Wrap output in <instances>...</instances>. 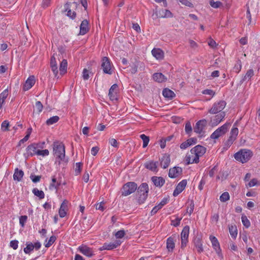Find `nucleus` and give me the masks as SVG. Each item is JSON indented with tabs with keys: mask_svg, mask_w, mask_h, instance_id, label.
<instances>
[{
	"mask_svg": "<svg viewBox=\"0 0 260 260\" xmlns=\"http://www.w3.org/2000/svg\"><path fill=\"white\" fill-rule=\"evenodd\" d=\"M207 124V121L206 119H202L198 121L193 128L194 132L199 134L203 133V130Z\"/></svg>",
	"mask_w": 260,
	"mask_h": 260,
	"instance_id": "9",
	"label": "nucleus"
},
{
	"mask_svg": "<svg viewBox=\"0 0 260 260\" xmlns=\"http://www.w3.org/2000/svg\"><path fill=\"white\" fill-rule=\"evenodd\" d=\"M169 201V199L167 198H164L162 201L159 203V204L155 206L151 210V214L152 215H154L157 213V212L161 209L162 207L165 205Z\"/></svg>",
	"mask_w": 260,
	"mask_h": 260,
	"instance_id": "20",
	"label": "nucleus"
},
{
	"mask_svg": "<svg viewBox=\"0 0 260 260\" xmlns=\"http://www.w3.org/2000/svg\"><path fill=\"white\" fill-rule=\"evenodd\" d=\"M189 232V226L188 225L185 226L181 233V248H183L186 246L188 242V237Z\"/></svg>",
	"mask_w": 260,
	"mask_h": 260,
	"instance_id": "8",
	"label": "nucleus"
},
{
	"mask_svg": "<svg viewBox=\"0 0 260 260\" xmlns=\"http://www.w3.org/2000/svg\"><path fill=\"white\" fill-rule=\"evenodd\" d=\"M225 113L224 112H221L215 115L210 120L211 124L212 126H216L219 124L222 120L224 118Z\"/></svg>",
	"mask_w": 260,
	"mask_h": 260,
	"instance_id": "12",
	"label": "nucleus"
},
{
	"mask_svg": "<svg viewBox=\"0 0 260 260\" xmlns=\"http://www.w3.org/2000/svg\"><path fill=\"white\" fill-rule=\"evenodd\" d=\"M79 250L80 252L89 257H91L93 255L92 249L86 246H80Z\"/></svg>",
	"mask_w": 260,
	"mask_h": 260,
	"instance_id": "23",
	"label": "nucleus"
},
{
	"mask_svg": "<svg viewBox=\"0 0 260 260\" xmlns=\"http://www.w3.org/2000/svg\"><path fill=\"white\" fill-rule=\"evenodd\" d=\"M61 184L60 180H57L55 176H53L52 178V182L49 185V188L51 189L52 188H54L56 189H58L59 186Z\"/></svg>",
	"mask_w": 260,
	"mask_h": 260,
	"instance_id": "33",
	"label": "nucleus"
},
{
	"mask_svg": "<svg viewBox=\"0 0 260 260\" xmlns=\"http://www.w3.org/2000/svg\"><path fill=\"white\" fill-rule=\"evenodd\" d=\"M141 139L143 140V147L145 148L147 146L148 143L149 142V137L148 136H146L144 134H142L140 135Z\"/></svg>",
	"mask_w": 260,
	"mask_h": 260,
	"instance_id": "41",
	"label": "nucleus"
},
{
	"mask_svg": "<svg viewBox=\"0 0 260 260\" xmlns=\"http://www.w3.org/2000/svg\"><path fill=\"white\" fill-rule=\"evenodd\" d=\"M54 155L60 160H63L65 158V147L64 145L58 141H55L53 144Z\"/></svg>",
	"mask_w": 260,
	"mask_h": 260,
	"instance_id": "2",
	"label": "nucleus"
},
{
	"mask_svg": "<svg viewBox=\"0 0 260 260\" xmlns=\"http://www.w3.org/2000/svg\"><path fill=\"white\" fill-rule=\"evenodd\" d=\"M260 182L256 178L252 179L248 184L247 186L251 187L254 186H259Z\"/></svg>",
	"mask_w": 260,
	"mask_h": 260,
	"instance_id": "49",
	"label": "nucleus"
},
{
	"mask_svg": "<svg viewBox=\"0 0 260 260\" xmlns=\"http://www.w3.org/2000/svg\"><path fill=\"white\" fill-rule=\"evenodd\" d=\"M151 181L156 187H161L165 182V180L162 177L153 176Z\"/></svg>",
	"mask_w": 260,
	"mask_h": 260,
	"instance_id": "21",
	"label": "nucleus"
},
{
	"mask_svg": "<svg viewBox=\"0 0 260 260\" xmlns=\"http://www.w3.org/2000/svg\"><path fill=\"white\" fill-rule=\"evenodd\" d=\"M59 120V117L58 116H54L49 118L46 122V123L48 125H52L54 123H56Z\"/></svg>",
	"mask_w": 260,
	"mask_h": 260,
	"instance_id": "37",
	"label": "nucleus"
},
{
	"mask_svg": "<svg viewBox=\"0 0 260 260\" xmlns=\"http://www.w3.org/2000/svg\"><path fill=\"white\" fill-rule=\"evenodd\" d=\"M253 153L250 150L241 149L234 154L235 159L242 164L247 162L252 156Z\"/></svg>",
	"mask_w": 260,
	"mask_h": 260,
	"instance_id": "3",
	"label": "nucleus"
},
{
	"mask_svg": "<svg viewBox=\"0 0 260 260\" xmlns=\"http://www.w3.org/2000/svg\"><path fill=\"white\" fill-rule=\"evenodd\" d=\"M118 88V86L116 84H114L111 86L109 90L108 95L109 96L110 99L111 101L117 100V92L116 90Z\"/></svg>",
	"mask_w": 260,
	"mask_h": 260,
	"instance_id": "18",
	"label": "nucleus"
},
{
	"mask_svg": "<svg viewBox=\"0 0 260 260\" xmlns=\"http://www.w3.org/2000/svg\"><path fill=\"white\" fill-rule=\"evenodd\" d=\"M230 199L229 192H224L220 197V200L222 202H225Z\"/></svg>",
	"mask_w": 260,
	"mask_h": 260,
	"instance_id": "46",
	"label": "nucleus"
},
{
	"mask_svg": "<svg viewBox=\"0 0 260 260\" xmlns=\"http://www.w3.org/2000/svg\"><path fill=\"white\" fill-rule=\"evenodd\" d=\"M26 247H25L23 249L24 252L26 254H29L30 252L33 251V250L34 249L33 247V244L31 242H26Z\"/></svg>",
	"mask_w": 260,
	"mask_h": 260,
	"instance_id": "40",
	"label": "nucleus"
},
{
	"mask_svg": "<svg viewBox=\"0 0 260 260\" xmlns=\"http://www.w3.org/2000/svg\"><path fill=\"white\" fill-rule=\"evenodd\" d=\"M10 246L13 249H17L18 246V241L16 240L11 241L10 243Z\"/></svg>",
	"mask_w": 260,
	"mask_h": 260,
	"instance_id": "61",
	"label": "nucleus"
},
{
	"mask_svg": "<svg viewBox=\"0 0 260 260\" xmlns=\"http://www.w3.org/2000/svg\"><path fill=\"white\" fill-rule=\"evenodd\" d=\"M158 163V161H154L153 160L148 161L144 164V167L151 171L157 172Z\"/></svg>",
	"mask_w": 260,
	"mask_h": 260,
	"instance_id": "17",
	"label": "nucleus"
},
{
	"mask_svg": "<svg viewBox=\"0 0 260 260\" xmlns=\"http://www.w3.org/2000/svg\"><path fill=\"white\" fill-rule=\"evenodd\" d=\"M89 30V23L87 20H84L82 21L80 25V30L79 34L84 35Z\"/></svg>",
	"mask_w": 260,
	"mask_h": 260,
	"instance_id": "25",
	"label": "nucleus"
},
{
	"mask_svg": "<svg viewBox=\"0 0 260 260\" xmlns=\"http://www.w3.org/2000/svg\"><path fill=\"white\" fill-rule=\"evenodd\" d=\"M210 5L212 7H213L214 8H218L221 6H222V4L221 2H220L219 1L214 2L213 0H210Z\"/></svg>",
	"mask_w": 260,
	"mask_h": 260,
	"instance_id": "48",
	"label": "nucleus"
},
{
	"mask_svg": "<svg viewBox=\"0 0 260 260\" xmlns=\"http://www.w3.org/2000/svg\"><path fill=\"white\" fill-rule=\"evenodd\" d=\"M8 95V89H6L4 90L1 94H0V109L2 108L3 104L5 102L6 99L7 98Z\"/></svg>",
	"mask_w": 260,
	"mask_h": 260,
	"instance_id": "35",
	"label": "nucleus"
},
{
	"mask_svg": "<svg viewBox=\"0 0 260 260\" xmlns=\"http://www.w3.org/2000/svg\"><path fill=\"white\" fill-rule=\"evenodd\" d=\"M137 189V184L134 182H128L124 184L121 189V196H127L134 192Z\"/></svg>",
	"mask_w": 260,
	"mask_h": 260,
	"instance_id": "5",
	"label": "nucleus"
},
{
	"mask_svg": "<svg viewBox=\"0 0 260 260\" xmlns=\"http://www.w3.org/2000/svg\"><path fill=\"white\" fill-rule=\"evenodd\" d=\"M210 239L212 242V246L215 250L216 253L219 255L221 254V250L220 248L219 243L217 238L212 236H210Z\"/></svg>",
	"mask_w": 260,
	"mask_h": 260,
	"instance_id": "19",
	"label": "nucleus"
},
{
	"mask_svg": "<svg viewBox=\"0 0 260 260\" xmlns=\"http://www.w3.org/2000/svg\"><path fill=\"white\" fill-rule=\"evenodd\" d=\"M182 219V218L177 217L175 220H172L171 221V225L177 227L179 225L180 223V221Z\"/></svg>",
	"mask_w": 260,
	"mask_h": 260,
	"instance_id": "59",
	"label": "nucleus"
},
{
	"mask_svg": "<svg viewBox=\"0 0 260 260\" xmlns=\"http://www.w3.org/2000/svg\"><path fill=\"white\" fill-rule=\"evenodd\" d=\"M236 138H234L233 136H230L227 141L225 142L224 145L226 147H230L231 145L233 143L234 141L236 140Z\"/></svg>",
	"mask_w": 260,
	"mask_h": 260,
	"instance_id": "47",
	"label": "nucleus"
},
{
	"mask_svg": "<svg viewBox=\"0 0 260 260\" xmlns=\"http://www.w3.org/2000/svg\"><path fill=\"white\" fill-rule=\"evenodd\" d=\"M50 64L51 70L54 74L55 77H56L58 74V71L57 62L56 61L55 57L54 56V54H53L51 57Z\"/></svg>",
	"mask_w": 260,
	"mask_h": 260,
	"instance_id": "22",
	"label": "nucleus"
},
{
	"mask_svg": "<svg viewBox=\"0 0 260 260\" xmlns=\"http://www.w3.org/2000/svg\"><path fill=\"white\" fill-rule=\"evenodd\" d=\"M153 79L158 83L165 82L167 80V78L161 73H154L153 75Z\"/></svg>",
	"mask_w": 260,
	"mask_h": 260,
	"instance_id": "28",
	"label": "nucleus"
},
{
	"mask_svg": "<svg viewBox=\"0 0 260 260\" xmlns=\"http://www.w3.org/2000/svg\"><path fill=\"white\" fill-rule=\"evenodd\" d=\"M225 105L226 103L225 101H220L217 103H215L208 112L213 114L219 113L222 112V110L225 108Z\"/></svg>",
	"mask_w": 260,
	"mask_h": 260,
	"instance_id": "7",
	"label": "nucleus"
},
{
	"mask_svg": "<svg viewBox=\"0 0 260 260\" xmlns=\"http://www.w3.org/2000/svg\"><path fill=\"white\" fill-rule=\"evenodd\" d=\"M253 70L252 69H249L247 71L246 75L244 76V79L246 80L247 78L250 79L253 76Z\"/></svg>",
	"mask_w": 260,
	"mask_h": 260,
	"instance_id": "62",
	"label": "nucleus"
},
{
	"mask_svg": "<svg viewBox=\"0 0 260 260\" xmlns=\"http://www.w3.org/2000/svg\"><path fill=\"white\" fill-rule=\"evenodd\" d=\"M24 175V172L21 170H19L18 168H16L14 171L13 175V179L14 180L20 181Z\"/></svg>",
	"mask_w": 260,
	"mask_h": 260,
	"instance_id": "29",
	"label": "nucleus"
},
{
	"mask_svg": "<svg viewBox=\"0 0 260 260\" xmlns=\"http://www.w3.org/2000/svg\"><path fill=\"white\" fill-rule=\"evenodd\" d=\"M125 234V232L124 230H122L116 232L115 234V236L116 238H122L124 236Z\"/></svg>",
	"mask_w": 260,
	"mask_h": 260,
	"instance_id": "57",
	"label": "nucleus"
},
{
	"mask_svg": "<svg viewBox=\"0 0 260 260\" xmlns=\"http://www.w3.org/2000/svg\"><path fill=\"white\" fill-rule=\"evenodd\" d=\"M34 194L38 197L40 199H43L45 197V194L42 190H39L38 188H35L32 190Z\"/></svg>",
	"mask_w": 260,
	"mask_h": 260,
	"instance_id": "39",
	"label": "nucleus"
},
{
	"mask_svg": "<svg viewBox=\"0 0 260 260\" xmlns=\"http://www.w3.org/2000/svg\"><path fill=\"white\" fill-rule=\"evenodd\" d=\"M38 147L43 148L42 146H40L39 144L32 143L28 145L26 148V151L28 155L33 156L37 154V148Z\"/></svg>",
	"mask_w": 260,
	"mask_h": 260,
	"instance_id": "15",
	"label": "nucleus"
},
{
	"mask_svg": "<svg viewBox=\"0 0 260 260\" xmlns=\"http://www.w3.org/2000/svg\"><path fill=\"white\" fill-rule=\"evenodd\" d=\"M175 247L174 238L172 237H169L167 240V248L169 251H172Z\"/></svg>",
	"mask_w": 260,
	"mask_h": 260,
	"instance_id": "30",
	"label": "nucleus"
},
{
	"mask_svg": "<svg viewBox=\"0 0 260 260\" xmlns=\"http://www.w3.org/2000/svg\"><path fill=\"white\" fill-rule=\"evenodd\" d=\"M56 239V238L55 236H52L50 237L49 240H48V242L45 244V246L46 247H50L55 241Z\"/></svg>",
	"mask_w": 260,
	"mask_h": 260,
	"instance_id": "51",
	"label": "nucleus"
},
{
	"mask_svg": "<svg viewBox=\"0 0 260 260\" xmlns=\"http://www.w3.org/2000/svg\"><path fill=\"white\" fill-rule=\"evenodd\" d=\"M68 62L66 59H63L61 62L59 67L60 74L61 75H64L67 72Z\"/></svg>",
	"mask_w": 260,
	"mask_h": 260,
	"instance_id": "32",
	"label": "nucleus"
},
{
	"mask_svg": "<svg viewBox=\"0 0 260 260\" xmlns=\"http://www.w3.org/2000/svg\"><path fill=\"white\" fill-rule=\"evenodd\" d=\"M179 1L183 5L189 7L190 8L193 7V4L188 0H179Z\"/></svg>",
	"mask_w": 260,
	"mask_h": 260,
	"instance_id": "60",
	"label": "nucleus"
},
{
	"mask_svg": "<svg viewBox=\"0 0 260 260\" xmlns=\"http://www.w3.org/2000/svg\"><path fill=\"white\" fill-rule=\"evenodd\" d=\"M194 244L196 247L197 248L198 252L201 253L203 251L201 240L200 238L197 237L194 239Z\"/></svg>",
	"mask_w": 260,
	"mask_h": 260,
	"instance_id": "34",
	"label": "nucleus"
},
{
	"mask_svg": "<svg viewBox=\"0 0 260 260\" xmlns=\"http://www.w3.org/2000/svg\"><path fill=\"white\" fill-rule=\"evenodd\" d=\"M137 189L139 195L138 202L139 204H143L148 197L149 191L148 185L146 183H143L139 187L137 186Z\"/></svg>",
	"mask_w": 260,
	"mask_h": 260,
	"instance_id": "4",
	"label": "nucleus"
},
{
	"mask_svg": "<svg viewBox=\"0 0 260 260\" xmlns=\"http://www.w3.org/2000/svg\"><path fill=\"white\" fill-rule=\"evenodd\" d=\"M68 202L67 200H64L61 203L60 207L59 210V215L61 218L64 217L66 214V211L67 210Z\"/></svg>",
	"mask_w": 260,
	"mask_h": 260,
	"instance_id": "24",
	"label": "nucleus"
},
{
	"mask_svg": "<svg viewBox=\"0 0 260 260\" xmlns=\"http://www.w3.org/2000/svg\"><path fill=\"white\" fill-rule=\"evenodd\" d=\"M152 54L157 59H161L164 58V53L160 49L154 48L151 51Z\"/></svg>",
	"mask_w": 260,
	"mask_h": 260,
	"instance_id": "27",
	"label": "nucleus"
},
{
	"mask_svg": "<svg viewBox=\"0 0 260 260\" xmlns=\"http://www.w3.org/2000/svg\"><path fill=\"white\" fill-rule=\"evenodd\" d=\"M238 134V129L237 127L233 128L230 132V136H233L234 138H236L237 135Z\"/></svg>",
	"mask_w": 260,
	"mask_h": 260,
	"instance_id": "63",
	"label": "nucleus"
},
{
	"mask_svg": "<svg viewBox=\"0 0 260 260\" xmlns=\"http://www.w3.org/2000/svg\"><path fill=\"white\" fill-rule=\"evenodd\" d=\"M242 222L243 224L246 228H248L250 226V222L249 219L247 218L245 215H242L241 217Z\"/></svg>",
	"mask_w": 260,
	"mask_h": 260,
	"instance_id": "42",
	"label": "nucleus"
},
{
	"mask_svg": "<svg viewBox=\"0 0 260 260\" xmlns=\"http://www.w3.org/2000/svg\"><path fill=\"white\" fill-rule=\"evenodd\" d=\"M109 143L114 147L117 148L118 147V143L116 140L114 138H110L109 139Z\"/></svg>",
	"mask_w": 260,
	"mask_h": 260,
	"instance_id": "58",
	"label": "nucleus"
},
{
	"mask_svg": "<svg viewBox=\"0 0 260 260\" xmlns=\"http://www.w3.org/2000/svg\"><path fill=\"white\" fill-rule=\"evenodd\" d=\"M230 125V123H225L223 125L218 128L211 135V139H217L219 137L224 135L227 132Z\"/></svg>",
	"mask_w": 260,
	"mask_h": 260,
	"instance_id": "6",
	"label": "nucleus"
},
{
	"mask_svg": "<svg viewBox=\"0 0 260 260\" xmlns=\"http://www.w3.org/2000/svg\"><path fill=\"white\" fill-rule=\"evenodd\" d=\"M36 107L38 112L40 113L43 110V106L40 101H37L36 103Z\"/></svg>",
	"mask_w": 260,
	"mask_h": 260,
	"instance_id": "64",
	"label": "nucleus"
},
{
	"mask_svg": "<svg viewBox=\"0 0 260 260\" xmlns=\"http://www.w3.org/2000/svg\"><path fill=\"white\" fill-rule=\"evenodd\" d=\"M194 208V204L193 200H191L187 208L186 212L189 214V215L193 212Z\"/></svg>",
	"mask_w": 260,
	"mask_h": 260,
	"instance_id": "43",
	"label": "nucleus"
},
{
	"mask_svg": "<svg viewBox=\"0 0 260 260\" xmlns=\"http://www.w3.org/2000/svg\"><path fill=\"white\" fill-rule=\"evenodd\" d=\"M160 165L163 169L167 168L170 165L171 159L170 155L167 153L163 154L162 156L159 159Z\"/></svg>",
	"mask_w": 260,
	"mask_h": 260,
	"instance_id": "11",
	"label": "nucleus"
},
{
	"mask_svg": "<svg viewBox=\"0 0 260 260\" xmlns=\"http://www.w3.org/2000/svg\"><path fill=\"white\" fill-rule=\"evenodd\" d=\"M185 131L186 134H190L192 132V127L190 122L188 121L185 124Z\"/></svg>",
	"mask_w": 260,
	"mask_h": 260,
	"instance_id": "54",
	"label": "nucleus"
},
{
	"mask_svg": "<svg viewBox=\"0 0 260 260\" xmlns=\"http://www.w3.org/2000/svg\"><path fill=\"white\" fill-rule=\"evenodd\" d=\"M162 95L165 98L172 99L175 96V93L169 88H165L162 91Z\"/></svg>",
	"mask_w": 260,
	"mask_h": 260,
	"instance_id": "31",
	"label": "nucleus"
},
{
	"mask_svg": "<svg viewBox=\"0 0 260 260\" xmlns=\"http://www.w3.org/2000/svg\"><path fill=\"white\" fill-rule=\"evenodd\" d=\"M162 12L163 13V14L161 15H160L159 16V17L170 18V17H172L173 16L172 13L170 11H169L168 10H162Z\"/></svg>",
	"mask_w": 260,
	"mask_h": 260,
	"instance_id": "44",
	"label": "nucleus"
},
{
	"mask_svg": "<svg viewBox=\"0 0 260 260\" xmlns=\"http://www.w3.org/2000/svg\"><path fill=\"white\" fill-rule=\"evenodd\" d=\"M82 166L83 164L82 162H77L76 164L75 173L76 175L81 173Z\"/></svg>",
	"mask_w": 260,
	"mask_h": 260,
	"instance_id": "52",
	"label": "nucleus"
},
{
	"mask_svg": "<svg viewBox=\"0 0 260 260\" xmlns=\"http://www.w3.org/2000/svg\"><path fill=\"white\" fill-rule=\"evenodd\" d=\"M242 63L240 59H238L236 63L235 64L234 67V70L236 73H239L241 69Z\"/></svg>",
	"mask_w": 260,
	"mask_h": 260,
	"instance_id": "50",
	"label": "nucleus"
},
{
	"mask_svg": "<svg viewBox=\"0 0 260 260\" xmlns=\"http://www.w3.org/2000/svg\"><path fill=\"white\" fill-rule=\"evenodd\" d=\"M114 246L113 244V243H105L103 244V246L99 248V250L101 251L104 250H112L114 249Z\"/></svg>",
	"mask_w": 260,
	"mask_h": 260,
	"instance_id": "38",
	"label": "nucleus"
},
{
	"mask_svg": "<svg viewBox=\"0 0 260 260\" xmlns=\"http://www.w3.org/2000/svg\"><path fill=\"white\" fill-rule=\"evenodd\" d=\"M182 172V169L179 167H174L170 169L169 172V177L171 178H174L180 176Z\"/></svg>",
	"mask_w": 260,
	"mask_h": 260,
	"instance_id": "13",
	"label": "nucleus"
},
{
	"mask_svg": "<svg viewBox=\"0 0 260 260\" xmlns=\"http://www.w3.org/2000/svg\"><path fill=\"white\" fill-rule=\"evenodd\" d=\"M206 148L201 145H198L190 150V154H187L185 156L186 164L199 162L200 157L203 156L206 152Z\"/></svg>",
	"mask_w": 260,
	"mask_h": 260,
	"instance_id": "1",
	"label": "nucleus"
},
{
	"mask_svg": "<svg viewBox=\"0 0 260 260\" xmlns=\"http://www.w3.org/2000/svg\"><path fill=\"white\" fill-rule=\"evenodd\" d=\"M187 184V180L186 179L182 180L177 185L176 188L174 190L173 196L176 197L181 193L185 188Z\"/></svg>",
	"mask_w": 260,
	"mask_h": 260,
	"instance_id": "14",
	"label": "nucleus"
},
{
	"mask_svg": "<svg viewBox=\"0 0 260 260\" xmlns=\"http://www.w3.org/2000/svg\"><path fill=\"white\" fill-rule=\"evenodd\" d=\"M229 232L231 236L234 239L237 237V228L235 225H231L229 226Z\"/></svg>",
	"mask_w": 260,
	"mask_h": 260,
	"instance_id": "36",
	"label": "nucleus"
},
{
	"mask_svg": "<svg viewBox=\"0 0 260 260\" xmlns=\"http://www.w3.org/2000/svg\"><path fill=\"white\" fill-rule=\"evenodd\" d=\"M27 220V216L26 215H22L19 217V223L22 227H24Z\"/></svg>",
	"mask_w": 260,
	"mask_h": 260,
	"instance_id": "53",
	"label": "nucleus"
},
{
	"mask_svg": "<svg viewBox=\"0 0 260 260\" xmlns=\"http://www.w3.org/2000/svg\"><path fill=\"white\" fill-rule=\"evenodd\" d=\"M71 5L70 2H67L64 5V12H67V16L71 18L72 19H74L76 16V13L75 12H72L70 8V6Z\"/></svg>",
	"mask_w": 260,
	"mask_h": 260,
	"instance_id": "26",
	"label": "nucleus"
},
{
	"mask_svg": "<svg viewBox=\"0 0 260 260\" xmlns=\"http://www.w3.org/2000/svg\"><path fill=\"white\" fill-rule=\"evenodd\" d=\"M30 178L31 179L34 183H37L40 181L41 176H36L35 175L31 174L30 176Z\"/></svg>",
	"mask_w": 260,
	"mask_h": 260,
	"instance_id": "56",
	"label": "nucleus"
},
{
	"mask_svg": "<svg viewBox=\"0 0 260 260\" xmlns=\"http://www.w3.org/2000/svg\"><path fill=\"white\" fill-rule=\"evenodd\" d=\"M35 82L34 76H30L23 85V90L26 91L30 89L34 85Z\"/></svg>",
	"mask_w": 260,
	"mask_h": 260,
	"instance_id": "16",
	"label": "nucleus"
},
{
	"mask_svg": "<svg viewBox=\"0 0 260 260\" xmlns=\"http://www.w3.org/2000/svg\"><path fill=\"white\" fill-rule=\"evenodd\" d=\"M10 124L8 120H5L4 121L1 125V128L3 132H6L9 131V127Z\"/></svg>",
	"mask_w": 260,
	"mask_h": 260,
	"instance_id": "45",
	"label": "nucleus"
},
{
	"mask_svg": "<svg viewBox=\"0 0 260 260\" xmlns=\"http://www.w3.org/2000/svg\"><path fill=\"white\" fill-rule=\"evenodd\" d=\"M49 152L48 149L44 150H38L37 151V154L38 155L47 156L48 155Z\"/></svg>",
	"mask_w": 260,
	"mask_h": 260,
	"instance_id": "55",
	"label": "nucleus"
},
{
	"mask_svg": "<svg viewBox=\"0 0 260 260\" xmlns=\"http://www.w3.org/2000/svg\"><path fill=\"white\" fill-rule=\"evenodd\" d=\"M102 67L103 72L105 74H112V70L110 59L107 57H104L102 59Z\"/></svg>",
	"mask_w": 260,
	"mask_h": 260,
	"instance_id": "10",
	"label": "nucleus"
}]
</instances>
